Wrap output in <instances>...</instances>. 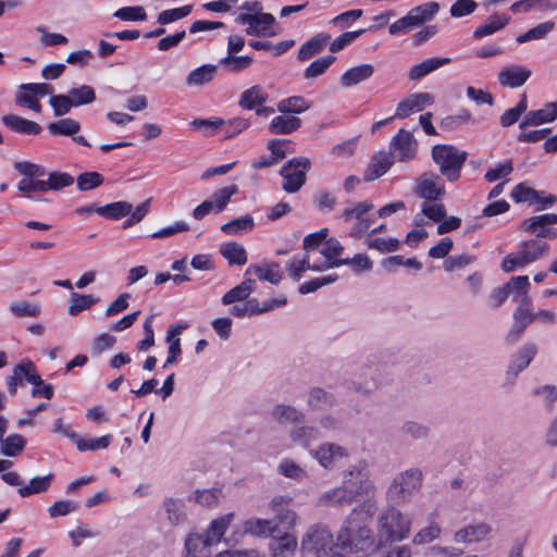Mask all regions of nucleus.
I'll use <instances>...</instances> for the list:
<instances>
[{"label": "nucleus", "mask_w": 557, "mask_h": 557, "mask_svg": "<svg viewBox=\"0 0 557 557\" xmlns=\"http://www.w3.org/2000/svg\"><path fill=\"white\" fill-rule=\"evenodd\" d=\"M418 145L412 134L406 129H399L389 143V154L398 162H409L417 156Z\"/></svg>", "instance_id": "obj_13"}, {"label": "nucleus", "mask_w": 557, "mask_h": 557, "mask_svg": "<svg viewBox=\"0 0 557 557\" xmlns=\"http://www.w3.org/2000/svg\"><path fill=\"white\" fill-rule=\"evenodd\" d=\"M366 462L350 466L343 472L341 485L329 488L317 498V506L323 508L346 507L361 498H372L376 486L366 473Z\"/></svg>", "instance_id": "obj_1"}, {"label": "nucleus", "mask_w": 557, "mask_h": 557, "mask_svg": "<svg viewBox=\"0 0 557 557\" xmlns=\"http://www.w3.org/2000/svg\"><path fill=\"white\" fill-rule=\"evenodd\" d=\"M249 273H253L260 281H267L273 285H277L283 278V272L276 262L265 265H250L246 271V274Z\"/></svg>", "instance_id": "obj_27"}, {"label": "nucleus", "mask_w": 557, "mask_h": 557, "mask_svg": "<svg viewBox=\"0 0 557 557\" xmlns=\"http://www.w3.org/2000/svg\"><path fill=\"white\" fill-rule=\"evenodd\" d=\"M531 77V71L519 65H511L502 69L498 73V82L502 86L519 88Z\"/></svg>", "instance_id": "obj_21"}, {"label": "nucleus", "mask_w": 557, "mask_h": 557, "mask_svg": "<svg viewBox=\"0 0 557 557\" xmlns=\"http://www.w3.org/2000/svg\"><path fill=\"white\" fill-rule=\"evenodd\" d=\"M218 69L216 64H203L194 69L185 78L186 86L194 88L210 84L216 77Z\"/></svg>", "instance_id": "obj_22"}, {"label": "nucleus", "mask_w": 557, "mask_h": 557, "mask_svg": "<svg viewBox=\"0 0 557 557\" xmlns=\"http://www.w3.org/2000/svg\"><path fill=\"white\" fill-rule=\"evenodd\" d=\"M69 97L72 99L74 107L91 103L96 99L94 89L87 85L71 89Z\"/></svg>", "instance_id": "obj_61"}, {"label": "nucleus", "mask_w": 557, "mask_h": 557, "mask_svg": "<svg viewBox=\"0 0 557 557\" xmlns=\"http://www.w3.org/2000/svg\"><path fill=\"white\" fill-rule=\"evenodd\" d=\"M23 380L26 382L38 385L42 383L40 375L38 374L35 364L29 360H23L16 364L12 374L7 379L8 391L11 395H15L17 387L23 384Z\"/></svg>", "instance_id": "obj_14"}, {"label": "nucleus", "mask_w": 557, "mask_h": 557, "mask_svg": "<svg viewBox=\"0 0 557 557\" xmlns=\"http://www.w3.org/2000/svg\"><path fill=\"white\" fill-rule=\"evenodd\" d=\"M310 168L311 162L305 157L294 158L283 165L280 171V175L283 178V190L288 194L300 190L306 183V174Z\"/></svg>", "instance_id": "obj_9"}, {"label": "nucleus", "mask_w": 557, "mask_h": 557, "mask_svg": "<svg viewBox=\"0 0 557 557\" xmlns=\"http://www.w3.org/2000/svg\"><path fill=\"white\" fill-rule=\"evenodd\" d=\"M548 252L549 245L540 238L523 240L517 253H509L503 259L502 269L506 273L512 272L546 257Z\"/></svg>", "instance_id": "obj_6"}, {"label": "nucleus", "mask_w": 557, "mask_h": 557, "mask_svg": "<svg viewBox=\"0 0 557 557\" xmlns=\"http://www.w3.org/2000/svg\"><path fill=\"white\" fill-rule=\"evenodd\" d=\"M256 282L252 278H246L239 285L228 290L222 298L223 305H231L234 302L248 299L253 292Z\"/></svg>", "instance_id": "obj_34"}, {"label": "nucleus", "mask_w": 557, "mask_h": 557, "mask_svg": "<svg viewBox=\"0 0 557 557\" xmlns=\"http://www.w3.org/2000/svg\"><path fill=\"white\" fill-rule=\"evenodd\" d=\"M511 198L516 202H530L533 203V201H540V195L539 193L527 186L525 184H518L515 189L511 193Z\"/></svg>", "instance_id": "obj_63"}, {"label": "nucleus", "mask_w": 557, "mask_h": 557, "mask_svg": "<svg viewBox=\"0 0 557 557\" xmlns=\"http://www.w3.org/2000/svg\"><path fill=\"white\" fill-rule=\"evenodd\" d=\"M164 509L171 524L176 525L184 521V504L181 500L173 498L165 499Z\"/></svg>", "instance_id": "obj_60"}, {"label": "nucleus", "mask_w": 557, "mask_h": 557, "mask_svg": "<svg viewBox=\"0 0 557 557\" xmlns=\"http://www.w3.org/2000/svg\"><path fill=\"white\" fill-rule=\"evenodd\" d=\"M278 473L285 478L301 481L307 478V472L293 459H283L278 465Z\"/></svg>", "instance_id": "obj_56"}, {"label": "nucleus", "mask_w": 557, "mask_h": 557, "mask_svg": "<svg viewBox=\"0 0 557 557\" xmlns=\"http://www.w3.org/2000/svg\"><path fill=\"white\" fill-rule=\"evenodd\" d=\"M492 533V527L486 522L468 524L454 534V541L461 544H472L486 540Z\"/></svg>", "instance_id": "obj_19"}, {"label": "nucleus", "mask_w": 557, "mask_h": 557, "mask_svg": "<svg viewBox=\"0 0 557 557\" xmlns=\"http://www.w3.org/2000/svg\"><path fill=\"white\" fill-rule=\"evenodd\" d=\"M244 531L255 536H270L276 531L273 520L251 518L245 521Z\"/></svg>", "instance_id": "obj_33"}, {"label": "nucleus", "mask_w": 557, "mask_h": 557, "mask_svg": "<svg viewBox=\"0 0 557 557\" xmlns=\"http://www.w3.org/2000/svg\"><path fill=\"white\" fill-rule=\"evenodd\" d=\"M451 62L450 58H432L422 61L421 63L414 64L409 73L408 77L411 81H418L423 76L436 71L437 69L449 64Z\"/></svg>", "instance_id": "obj_26"}, {"label": "nucleus", "mask_w": 557, "mask_h": 557, "mask_svg": "<svg viewBox=\"0 0 557 557\" xmlns=\"http://www.w3.org/2000/svg\"><path fill=\"white\" fill-rule=\"evenodd\" d=\"M311 455L324 469H333L338 460L348 457V450L335 443H324Z\"/></svg>", "instance_id": "obj_18"}, {"label": "nucleus", "mask_w": 557, "mask_h": 557, "mask_svg": "<svg viewBox=\"0 0 557 557\" xmlns=\"http://www.w3.org/2000/svg\"><path fill=\"white\" fill-rule=\"evenodd\" d=\"M53 478V474H48L45 476L32 479L28 485L18 488L20 496L28 497L33 494L44 493L48 491Z\"/></svg>", "instance_id": "obj_48"}, {"label": "nucleus", "mask_w": 557, "mask_h": 557, "mask_svg": "<svg viewBox=\"0 0 557 557\" xmlns=\"http://www.w3.org/2000/svg\"><path fill=\"white\" fill-rule=\"evenodd\" d=\"M506 286H508L509 294L511 292L513 293V299L516 301L527 302L528 299H531L529 296L530 282L527 275L512 277L508 283H506Z\"/></svg>", "instance_id": "obj_43"}, {"label": "nucleus", "mask_w": 557, "mask_h": 557, "mask_svg": "<svg viewBox=\"0 0 557 557\" xmlns=\"http://www.w3.org/2000/svg\"><path fill=\"white\" fill-rule=\"evenodd\" d=\"M25 444L26 441L22 435L11 434L0 441V453L8 457H15L23 451Z\"/></svg>", "instance_id": "obj_45"}, {"label": "nucleus", "mask_w": 557, "mask_h": 557, "mask_svg": "<svg viewBox=\"0 0 557 557\" xmlns=\"http://www.w3.org/2000/svg\"><path fill=\"white\" fill-rule=\"evenodd\" d=\"M237 190H238V187L236 185L232 184V185H227L222 188H219L218 190H215L212 194V196L209 200L214 206L215 213H219L226 208L231 197L233 195H235L237 193Z\"/></svg>", "instance_id": "obj_51"}, {"label": "nucleus", "mask_w": 557, "mask_h": 557, "mask_svg": "<svg viewBox=\"0 0 557 557\" xmlns=\"http://www.w3.org/2000/svg\"><path fill=\"white\" fill-rule=\"evenodd\" d=\"M98 301L99 299L91 295L72 293L70 297L69 314L76 317L82 311L91 308Z\"/></svg>", "instance_id": "obj_46"}, {"label": "nucleus", "mask_w": 557, "mask_h": 557, "mask_svg": "<svg viewBox=\"0 0 557 557\" xmlns=\"http://www.w3.org/2000/svg\"><path fill=\"white\" fill-rule=\"evenodd\" d=\"M374 69L371 64H361L359 66L351 67L347 70L341 76V84L343 87H351L355 86L373 75Z\"/></svg>", "instance_id": "obj_31"}, {"label": "nucleus", "mask_w": 557, "mask_h": 557, "mask_svg": "<svg viewBox=\"0 0 557 557\" xmlns=\"http://www.w3.org/2000/svg\"><path fill=\"white\" fill-rule=\"evenodd\" d=\"M269 99L268 92L260 85H255L244 90L239 97L238 104L246 110H256Z\"/></svg>", "instance_id": "obj_24"}, {"label": "nucleus", "mask_w": 557, "mask_h": 557, "mask_svg": "<svg viewBox=\"0 0 557 557\" xmlns=\"http://www.w3.org/2000/svg\"><path fill=\"white\" fill-rule=\"evenodd\" d=\"M343 251L344 246L336 238L326 239L320 250L325 260L321 263L312 264V271L321 272L344 265V259L339 258Z\"/></svg>", "instance_id": "obj_16"}, {"label": "nucleus", "mask_w": 557, "mask_h": 557, "mask_svg": "<svg viewBox=\"0 0 557 557\" xmlns=\"http://www.w3.org/2000/svg\"><path fill=\"white\" fill-rule=\"evenodd\" d=\"M330 40L331 36L327 34L320 33L315 35L300 47L298 51V59L300 61L309 60L313 55L320 53Z\"/></svg>", "instance_id": "obj_30"}, {"label": "nucleus", "mask_w": 557, "mask_h": 557, "mask_svg": "<svg viewBox=\"0 0 557 557\" xmlns=\"http://www.w3.org/2000/svg\"><path fill=\"white\" fill-rule=\"evenodd\" d=\"M271 416L278 423L299 424L305 421V414L297 408L288 405L274 406Z\"/></svg>", "instance_id": "obj_32"}, {"label": "nucleus", "mask_w": 557, "mask_h": 557, "mask_svg": "<svg viewBox=\"0 0 557 557\" xmlns=\"http://www.w3.org/2000/svg\"><path fill=\"white\" fill-rule=\"evenodd\" d=\"M411 531V519L398 508L388 506L376 518V540L379 548L406 540Z\"/></svg>", "instance_id": "obj_3"}, {"label": "nucleus", "mask_w": 557, "mask_h": 557, "mask_svg": "<svg viewBox=\"0 0 557 557\" xmlns=\"http://www.w3.org/2000/svg\"><path fill=\"white\" fill-rule=\"evenodd\" d=\"M508 22H509L508 16L499 15V14L495 13L488 17V20L485 24L479 26L474 30L473 36L476 38L490 36L492 34H494L495 32L505 27L508 24Z\"/></svg>", "instance_id": "obj_42"}, {"label": "nucleus", "mask_w": 557, "mask_h": 557, "mask_svg": "<svg viewBox=\"0 0 557 557\" xmlns=\"http://www.w3.org/2000/svg\"><path fill=\"white\" fill-rule=\"evenodd\" d=\"M77 188L82 191L94 189L103 183V176L98 172H85L77 180Z\"/></svg>", "instance_id": "obj_64"}, {"label": "nucleus", "mask_w": 557, "mask_h": 557, "mask_svg": "<svg viewBox=\"0 0 557 557\" xmlns=\"http://www.w3.org/2000/svg\"><path fill=\"white\" fill-rule=\"evenodd\" d=\"M48 129L52 135L74 136L81 129V125L73 119H62L50 123Z\"/></svg>", "instance_id": "obj_53"}, {"label": "nucleus", "mask_w": 557, "mask_h": 557, "mask_svg": "<svg viewBox=\"0 0 557 557\" xmlns=\"http://www.w3.org/2000/svg\"><path fill=\"white\" fill-rule=\"evenodd\" d=\"M2 122L10 129L21 134L37 135L41 132V126L36 122L14 114L4 115Z\"/></svg>", "instance_id": "obj_28"}, {"label": "nucleus", "mask_w": 557, "mask_h": 557, "mask_svg": "<svg viewBox=\"0 0 557 557\" xmlns=\"http://www.w3.org/2000/svg\"><path fill=\"white\" fill-rule=\"evenodd\" d=\"M336 543L331 531L321 524L311 525L301 539L302 557H329Z\"/></svg>", "instance_id": "obj_7"}, {"label": "nucleus", "mask_w": 557, "mask_h": 557, "mask_svg": "<svg viewBox=\"0 0 557 557\" xmlns=\"http://www.w3.org/2000/svg\"><path fill=\"white\" fill-rule=\"evenodd\" d=\"M400 433L416 441L425 440L430 435V428L424 423L408 420L401 424Z\"/></svg>", "instance_id": "obj_47"}, {"label": "nucleus", "mask_w": 557, "mask_h": 557, "mask_svg": "<svg viewBox=\"0 0 557 557\" xmlns=\"http://www.w3.org/2000/svg\"><path fill=\"white\" fill-rule=\"evenodd\" d=\"M438 3L433 1L414 7L407 15L391 24L388 32L391 35L406 34L431 21L438 12Z\"/></svg>", "instance_id": "obj_8"}, {"label": "nucleus", "mask_w": 557, "mask_h": 557, "mask_svg": "<svg viewBox=\"0 0 557 557\" xmlns=\"http://www.w3.org/2000/svg\"><path fill=\"white\" fill-rule=\"evenodd\" d=\"M9 310L16 318H36L41 312L40 305L38 302L28 300H16L11 302Z\"/></svg>", "instance_id": "obj_41"}, {"label": "nucleus", "mask_w": 557, "mask_h": 557, "mask_svg": "<svg viewBox=\"0 0 557 557\" xmlns=\"http://www.w3.org/2000/svg\"><path fill=\"white\" fill-rule=\"evenodd\" d=\"M233 513H227L211 522L206 535L212 545L220 542L231 521L233 520Z\"/></svg>", "instance_id": "obj_44"}, {"label": "nucleus", "mask_w": 557, "mask_h": 557, "mask_svg": "<svg viewBox=\"0 0 557 557\" xmlns=\"http://www.w3.org/2000/svg\"><path fill=\"white\" fill-rule=\"evenodd\" d=\"M431 157L440 174L454 183L460 178L468 153L453 145H435L432 147Z\"/></svg>", "instance_id": "obj_4"}, {"label": "nucleus", "mask_w": 557, "mask_h": 557, "mask_svg": "<svg viewBox=\"0 0 557 557\" xmlns=\"http://www.w3.org/2000/svg\"><path fill=\"white\" fill-rule=\"evenodd\" d=\"M527 108V95L523 94L521 95L520 101L515 108L508 109L503 113V115L500 116L502 126L508 127L515 124L522 115V113L525 112Z\"/></svg>", "instance_id": "obj_59"}, {"label": "nucleus", "mask_w": 557, "mask_h": 557, "mask_svg": "<svg viewBox=\"0 0 557 557\" xmlns=\"http://www.w3.org/2000/svg\"><path fill=\"white\" fill-rule=\"evenodd\" d=\"M185 546L191 557H209L208 548L212 544L208 541L206 534H190L186 539Z\"/></svg>", "instance_id": "obj_37"}, {"label": "nucleus", "mask_w": 557, "mask_h": 557, "mask_svg": "<svg viewBox=\"0 0 557 557\" xmlns=\"http://www.w3.org/2000/svg\"><path fill=\"white\" fill-rule=\"evenodd\" d=\"M221 255L230 264L244 265L247 262V252L243 245L238 243H227L220 249Z\"/></svg>", "instance_id": "obj_39"}, {"label": "nucleus", "mask_w": 557, "mask_h": 557, "mask_svg": "<svg viewBox=\"0 0 557 557\" xmlns=\"http://www.w3.org/2000/svg\"><path fill=\"white\" fill-rule=\"evenodd\" d=\"M555 27V23L552 21H547L544 23H541L536 25L535 27L531 28L527 33L520 35L517 37V41L520 44L530 41V40H536L544 38L547 34H549L553 28Z\"/></svg>", "instance_id": "obj_58"}, {"label": "nucleus", "mask_w": 557, "mask_h": 557, "mask_svg": "<svg viewBox=\"0 0 557 557\" xmlns=\"http://www.w3.org/2000/svg\"><path fill=\"white\" fill-rule=\"evenodd\" d=\"M536 352L537 347L533 343H528L522 346L517 352L512 364L509 367L508 374H512L513 376L518 375L530 364Z\"/></svg>", "instance_id": "obj_29"}, {"label": "nucleus", "mask_w": 557, "mask_h": 557, "mask_svg": "<svg viewBox=\"0 0 557 557\" xmlns=\"http://www.w3.org/2000/svg\"><path fill=\"white\" fill-rule=\"evenodd\" d=\"M423 473L418 468H409L397 473L386 491V497L395 504H406L421 490Z\"/></svg>", "instance_id": "obj_5"}, {"label": "nucleus", "mask_w": 557, "mask_h": 557, "mask_svg": "<svg viewBox=\"0 0 557 557\" xmlns=\"http://www.w3.org/2000/svg\"><path fill=\"white\" fill-rule=\"evenodd\" d=\"M301 126V120L297 116L281 114L274 116L269 124V132L274 135H287Z\"/></svg>", "instance_id": "obj_25"}, {"label": "nucleus", "mask_w": 557, "mask_h": 557, "mask_svg": "<svg viewBox=\"0 0 557 557\" xmlns=\"http://www.w3.org/2000/svg\"><path fill=\"white\" fill-rule=\"evenodd\" d=\"M421 211L428 219L436 223L446 216L445 206L436 200H425L421 205Z\"/></svg>", "instance_id": "obj_62"}, {"label": "nucleus", "mask_w": 557, "mask_h": 557, "mask_svg": "<svg viewBox=\"0 0 557 557\" xmlns=\"http://www.w3.org/2000/svg\"><path fill=\"white\" fill-rule=\"evenodd\" d=\"M557 224V213H545L534 215L523 220L520 230L533 234L534 238H557V228L552 227Z\"/></svg>", "instance_id": "obj_10"}, {"label": "nucleus", "mask_w": 557, "mask_h": 557, "mask_svg": "<svg viewBox=\"0 0 557 557\" xmlns=\"http://www.w3.org/2000/svg\"><path fill=\"white\" fill-rule=\"evenodd\" d=\"M552 121H554L553 114L550 113L548 104H545V107L540 110L528 112L519 126L521 129H524L528 126L540 125Z\"/></svg>", "instance_id": "obj_50"}, {"label": "nucleus", "mask_w": 557, "mask_h": 557, "mask_svg": "<svg viewBox=\"0 0 557 557\" xmlns=\"http://www.w3.org/2000/svg\"><path fill=\"white\" fill-rule=\"evenodd\" d=\"M236 22L247 25L246 33L250 36L271 37L276 35L273 30L275 17L270 13L238 14Z\"/></svg>", "instance_id": "obj_12"}, {"label": "nucleus", "mask_w": 557, "mask_h": 557, "mask_svg": "<svg viewBox=\"0 0 557 557\" xmlns=\"http://www.w3.org/2000/svg\"><path fill=\"white\" fill-rule=\"evenodd\" d=\"M394 159L387 152L381 151L371 158V161L364 172L366 182L374 181L384 175L393 165Z\"/></svg>", "instance_id": "obj_23"}, {"label": "nucleus", "mask_w": 557, "mask_h": 557, "mask_svg": "<svg viewBox=\"0 0 557 557\" xmlns=\"http://www.w3.org/2000/svg\"><path fill=\"white\" fill-rule=\"evenodd\" d=\"M318 437V431L313 426L301 423L295 425L289 432V438L293 444L309 447Z\"/></svg>", "instance_id": "obj_35"}, {"label": "nucleus", "mask_w": 557, "mask_h": 557, "mask_svg": "<svg viewBox=\"0 0 557 557\" xmlns=\"http://www.w3.org/2000/svg\"><path fill=\"white\" fill-rule=\"evenodd\" d=\"M293 498L286 495L274 496L269 503V507L274 515L276 528L281 524L286 528L295 527L297 513L292 509Z\"/></svg>", "instance_id": "obj_15"}, {"label": "nucleus", "mask_w": 557, "mask_h": 557, "mask_svg": "<svg viewBox=\"0 0 557 557\" xmlns=\"http://www.w3.org/2000/svg\"><path fill=\"white\" fill-rule=\"evenodd\" d=\"M335 61L334 55L322 57L313 61L304 72L306 79H312L321 76Z\"/></svg>", "instance_id": "obj_57"}, {"label": "nucleus", "mask_w": 557, "mask_h": 557, "mask_svg": "<svg viewBox=\"0 0 557 557\" xmlns=\"http://www.w3.org/2000/svg\"><path fill=\"white\" fill-rule=\"evenodd\" d=\"M399 244L397 238H380L372 237L371 235H368L366 238V245L369 249H374L382 253L396 251Z\"/></svg>", "instance_id": "obj_55"}, {"label": "nucleus", "mask_w": 557, "mask_h": 557, "mask_svg": "<svg viewBox=\"0 0 557 557\" xmlns=\"http://www.w3.org/2000/svg\"><path fill=\"white\" fill-rule=\"evenodd\" d=\"M255 221L249 214L235 219L221 226V231L227 235H237L242 232H249L253 228Z\"/></svg>", "instance_id": "obj_52"}, {"label": "nucleus", "mask_w": 557, "mask_h": 557, "mask_svg": "<svg viewBox=\"0 0 557 557\" xmlns=\"http://www.w3.org/2000/svg\"><path fill=\"white\" fill-rule=\"evenodd\" d=\"M252 62V58L248 55L237 57L234 54H227L225 58L220 60L219 64L232 73H239L250 67Z\"/></svg>", "instance_id": "obj_49"}, {"label": "nucleus", "mask_w": 557, "mask_h": 557, "mask_svg": "<svg viewBox=\"0 0 557 557\" xmlns=\"http://www.w3.org/2000/svg\"><path fill=\"white\" fill-rule=\"evenodd\" d=\"M309 108L310 102L301 96H292L277 103V110L283 114H300Z\"/></svg>", "instance_id": "obj_38"}, {"label": "nucleus", "mask_w": 557, "mask_h": 557, "mask_svg": "<svg viewBox=\"0 0 557 557\" xmlns=\"http://www.w3.org/2000/svg\"><path fill=\"white\" fill-rule=\"evenodd\" d=\"M414 194L425 200H438L445 194V184L443 178L431 171L423 172L419 175L413 186Z\"/></svg>", "instance_id": "obj_11"}, {"label": "nucleus", "mask_w": 557, "mask_h": 557, "mask_svg": "<svg viewBox=\"0 0 557 557\" xmlns=\"http://www.w3.org/2000/svg\"><path fill=\"white\" fill-rule=\"evenodd\" d=\"M308 406L314 410H323L332 407L335 403L334 396L319 387L312 388L308 395Z\"/></svg>", "instance_id": "obj_40"}, {"label": "nucleus", "mask_w": 557, "mask_h": 557, "mask_svg": "<svg viewBox=\"0 0 557 557\" xmlns=\"http://www.w3.org/2000/svg\"><path fill=\"white\" fill-rule=\"evenodd\" d=\"M133 206L127 201L111 202L106 206L98 207L95 209L99 215L106 216L112 220H120L132 212Z\"/></svg>", "instance_id": "obj_36"}, {"label": "nucleus", "mask_w": 557, "mask_h": 557, "mask_svg": "<svg viewBox=\"0 0 557 557\" xmlns=\"http://www.w3.org/2000/svg\"><path fill=\"white\" fill-rule=\"evenodd\" d=\"M369 518L355 508L338 531L336 547L345 553L370 552L379 548Z\"/></svg>", "instance_id": "obj_2"}, {"label": "nucleus", "mask_w": 557, "mask_h": 557, "mask_svg": "<svg viewBox=\"0 0 557 557\" xmlns=\"http://www.w3.org/2000/svg\"><path fill=\"white\" fill-rule=\"evenodd\" d=\"M111 440H112L111 435H103L98 438H84L77 434L74 442L79 451H87V450L104 449L110 445Z\"/></svg>", "instance_id": "obj_54"}, {"label": "nucleus", "mask_w": 557, "mask_h": 557, "mask_svg": "<svg viewBox=\"0 0 557 557\" xmlns=\"http://www.w3.org/2000/svg\"><path fill=\"white\" fill-rule=\"evenodd\" d=\"M534 313L535 311L532 309L531 299H528L527 302H519L513 313L515 325L507 334L509 342L515 343L521 337L527 326L535 321Z\"/></svg>", "instance_id": "obj_17"}, {"label": "nucleus", "mask_w": 557, "mask_h": 557, "mask_svg": "<svg viewBox=\"0 0 557 557\" xmlns=\"http://www.w3.org/2000/svg\"><path fill=\"white\" fill-rule=\"evenodd\" d=\"M433 103V97L428 92H420L409 96L397 106L395 117L404 119L412 112L422 111L425 107Z\"/></svg>", "instance_id": "obj_20"}]
</instances>
